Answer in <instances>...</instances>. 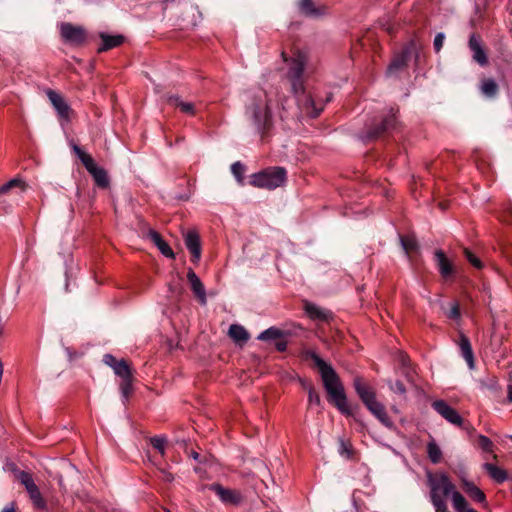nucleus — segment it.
<instances>
[{
  "label": "nucleus",
  "mask_w": 512,
  "mask_h": 512,
  "mask_svg": "<svg viewBox=\"0 0 512 512\" xmlns=\"http://www.w3.org/2000/svg\"><path fill=\"white\" fill-rule=\"evenodd\" d=\"M412 54H415V62L418 63V61H419V53H418V50H417V45H416V43L414 41H410L404 47L402 52L393 59V61L388 66L387 74L388 75H392L395 72L403 69L406 66V64H407V62H408V60H409V58L411 57Z\"/></svg>",
  "instance_id": "8"
},
{
  "label": "nucleus",
  "mask_w": 512,
  "mask_h": 512,
  "mask_svg": "<svg viewBox=\"0 0 512 512\" xmlns=\"http://www.w3.org/2000/svg\"><path fill=\"white\" fill-rule=\"evenodd\" d=\"M16 479L25 487L28 495L39 488L29 472L16 471Z\"/></svg>",
  "instance_id": "27"
},
{
  "label": "nucleus",
  "mask_w": 512,
  "mask_h": 512,
  "mask_svg": "<svg viewBox=\"0 0 512 512\" xmlns=\"http://www.w3.org/2000/svg\"><path fill=\"white\" fill-rule=\"evenodd\" d=\"M231 171L238 181H242L245 172L244 166L240 162H235L231 166Z\"/></svg>",
  "instance_id": "40"
},
{
  "label": "nucleus",
  "mask_w": 512,
  "mask_h": 512,
  "mask_svg": "<svg viewBox=\"0 0 512 512\" xmlns=\"http://www.w3.org/2000/svg\"><path fill=\"white\" fill-rule=\"evenodd\" d=\"M462 485L464 491L471 497L473 500L483 503L486 500L485 494L481 489H479L473 482L463 479Z\"/></svg>",
  "instance_id": "25"
},
{
  "label": "nucleus",
  "mask_w": 512,
  "mask_h": 512,
  "mask_svg": "<svg viewBox=\"0 0 512 512\" xmlns=\"http://www.w3.org/2000/svg\"><path fill=\"white\" fill-rule=\"evenodd\" d=\"M1 512H15L14 504L11 503L9 506L5 507Z\"/></svg>",
  "instance_id": "48"
},
{
  "label": "nucleus",
  "mask_w": 512,
  "mask_h": 512,
  "mask_svg": "<svg viewBox=\"0 0 512 512\" xmlns=\"http://www.w3.org/2000/svg\"><path fill=\"white\" fill-rule=\"evenodd\" d=\"M304 387L308 391V403H309V406L316 405V406L322 408V402H321L320 395L315 390V388L312 385H304Z\"/></svg>",
  "instance_id": "34"
},
{
  "label": "nucleus",
  "mask_w": 512,
  "mask_h": 512,
  "mask_svg": "<svg viewBox=\"0 0 512 512\" xmlns=\"http://www.w3.org/2000/svg\"><path fill=\"white\" fill-rule=\"evenodd\" d=\"M245 116L260 133L271 127L273 117L268 92L259 90L251 97L250 103L246 106Z\"/></svg>",
  "instance_id": "4"
},
{
  "label": "nucleus",
  "mask_w": 512,
  "mask_h": 512,
  "mask_svg": "<svg viewBox=\"0 0 512 512\" xmlns=\"http://www.w3.org/2000/svg\"><path fill=\"white\" fill-rule=\"evenodd\" d=\"M281 336H282L281 330H279L278 328H275V327H270V328L266 329L265 331H263L262 333H260V335L258 336V339L262 340V341H268V340L279 339Z\"/></svg>",
  "instance_id": "33"
},
{
  "label": "nucleus",
  "mask_w": 512,
  "mask_h": 512,
  "mask_svg": "<svg viewBox=\"0 0 512 512\" xmlns=\"http://www.w3.org/2000/svg\"><path fill=\"white\" fill-rule=\"evenodd\" d=\"M447 316L451 319H458L460 317V309L458 303H453L451 308L447 314Z\"/></svg>",
  "instance_id": "44"
},
{
  "label": "nucleus",
  "mask_w": 512,
  "mask_h": 512,
  "mask_svg": "<svg viewBox=\"0 0 512 512\" xmlns=\"http://www.w3.org/2000/svg\"><path fill=\"white\" fill-rule=\"evenodd\" d=\"M228 334L232 340L240 345L246 343L249 339V333L247 330L238 324H232L229 327Z\"/></svg>",
  "instance_id": "23"
},
{
  "label": "nucleus",
  "mask_w": 512,
  "mask_h": 512,
  "mask_svg": "<svg viewBox=\"0 0 512 512\" xmlns=\"http://www.w3.org/2000/svg\"><path fill=\"white\" fill-rule=\"evenodd\" d=\"M484 468L491 476V478H493L498 483H502L507 479L506 472L494 464L485 463Z\"/></svg>",
  "instance_id": "30"
},
{
  "label": "nucleus",
  "mask_w": 512,
  "mask_h": 512,
  "mask_svg": "<svg viewBox=\"0 0 512 512\" xmlns=\"http://www.w3.org/2000/svg\"><path fill=\"white\" fill-rule=\"evenodd\" d=\"M396 125V117L394 113L389 114L382 121L375 125L372 129L368 131V138H375L380 136L383 132L388 131L394 128Z\"/></svg>",
  "instance_id": "18"
},
{
  "label": "nucleus",
  "mask_w": 512,
  "mask_h": 512,
  "mask_svg": "<svg viewBox=\"0 0 512 512\" xmlns=\"http://www.w3.org/2000/svg\"><path fill=\"white\" fill-rule=\"evenodd\" d=\"M185 245L192 255V262L197 263L201 257L200 237L195 231H188L184 237Z\"/></svg>",
  "instance_id": "15"
},
{
  "label": "nucleus",
  "mask_w": 512,
  "mask_h": 512,
  "mask_svg": "<svg viewBox=\"0 0 512 512\" xmlns=\"http://www.w3.org/2000/svg\"><path fill=\"white\" fill-rule=\"evenodd\" d=\"M444 40H445L444 33H438L435 36L433 45H434V49L436 52H439L441 50Z\"/></svg>",
  "instance_id": "42"
},
{
  "label": "nucleus",
  "mask_w": 512,
  "mask_h": 512,
  "mask_svg": "<svg viewBox=\"0 0 512 512\" xmlns=\"http://www.w3.org/2000/svg\"><path fill=\"white\" fill-rule=\"evenodd\" d=\"M441 209H445V206L441 203L440 204Z\"/></svg>",
  "instance_id": "52"
},
{
  "label": "nucleus",
  "mask_w": 512,
  "mask_h": 512,
  "mask_svg": "<svg viewBox=\"0 0 512 512\" xmlns=\"http://www.w3.org/2000/svg\"><path fill=\"white\" fill-rule=\"evenodd\" d=\"M299 9L307 17H319L324 14V9L316 7L312 0H300Z\"/></svg>",
  "instance_id": "24"
},
{
  "label": "nucleus",
  "mask_w": 512,
  "mask_h": 512,
  "mask_svg": "<svg viewBox=\"0 0 512 512\" xmlns=\"http://www.w3.org/2000/svg\"><path fill=\"white\" fill-rule=\"evenodd\" d=\"M209 490L213 491L224 504L238 505L242 501L239 491L225 488L220 484H211Z\"/></svg>",
  "instance_id": "10"
},
{
  "label": "nucleus",
  "mask_w": 512,
  "mask_h": 512,
  "mask_svg": "<svg viewBox=\"0 0 512 512\" xmlns=\"http://www.w3.org/2000/svg\"><path fill=\"white\" fill-rule=\"evenodd\" d=\"M459 348L465 361L467 362L470 369L474 368V354L468 337L464 334L460 335Z\"/></svg>",
  "instance_id": "22"
},
{
  "label": "nucleus",
  "mask_w": 512,
  "mask_h": 512,
  "mask_svg": "<svg viewBox=\"0 0 512 512\" xmlns=\"http://www.w3.org/2000/svg\"><path fill=\"white\" fill-rule=\"evenodd\" d=\"M390 389L393 392L398 393L400 395H404L406 393V388H405L404 384L399 380L396 381L394 384H391Z\"/></svg>",
  "instance_id": "43"
},
{
  "label": "nucleus",
  "mask_w": 512,
  "mask_h": 512,
  "mask_svg": "<svg viewBox=\"0 0 512 512\" xmlns=\"http://www.w3.org/2000/svg\"><path fill=\"white\" fill-rule=\"evenodd\" d=\"M432 408L449 423L456 426H462V417L454 408L448 405L444 400L434 401L432 403Z\"/></svg>",
  "instance_id": "9"
},
{
  "label": "nucleus",
  "mask_w": 512,
  "mask_h": 512,
  "mask_svg": "<svg viewBox=\"0 0 512 512\" xmlns=\"http://www.w3.org/2000/svg\"><path fill=\"white\" fill-rule=\"evenodd\" d=\"M468 46L472 52L473 60L480 66H486L488 64V57L480 36L472 34L469 38Z\"/></svg>",
  "instance_id": "12"
},
{
  "label": "nucleus",
  "mask_w": 512,
  "mask_h": 512,
  "mask_svg": "<svg viewBox=\"0 0 512 512\" xmlns=\"http://www.w3.org/2000/svg\"><path fill=\"white\" fill-rule=\"evenodd\" d=\"M8 467L14 473V476L16 477V471H20V470L13 463L9 464Z\"/></svg>",
  "instance_id": "49"
},
{
  "label": "nucleus",
  "mask_w": 512,
  "mask_h": 512,
  "mask_svg": "<svg viewBox=\"0 0 512 512\" xmlns=\"http://www.w3.org/2000/svg\"><path fill=\"white\" fill-rule=\"evenodd\" d=\"M190 456H191L194 460H196V461H200V459H199L200 455H199V453H197L196 451H192V452L190 453Z\"/></svg>",
  "instance_id": "50"
},
{
  "label": "nucleus",
  "mask_w": 512,
  "mask_h": 512,
  "mask_svg": "<svg viewBox=\"0 0 512 512\" xmlns=\"http://www.w3.org/2000/svg\"><path fill=\"white\" fill-rule=\"evenodd\" d=\"M468 512H477L476 510H469Z\"/></svg>",
  "instance_id": "53"
},
{
  "label": "nucleus",
  "mask_w": 512,
  "mask_h": 512,
  "mask_svg": "<svg viewBox=\"0 0 512 512\" xmlns=\"http://www.w3.org/2000/svg\"><path fill=\"white\" fill-rule=\"evenodd\" d=\"M306 356L310 358L318 368L329 400L341 413L349 416L352 415L343 384L334 368L313 351H308Z\"/></svg>",
  "instance_id": "2"
},
{
  "label": "nucleus",
  "mask_w": 512,
  "mask_h": 512,
  "mask_svg": "<svg viewBox=\"0 0 512 512\" xmlns=\"http://www.w3.org/2000/svg\"><path fill=\"white\" fill-rule=\"evenodd\" d=\"M430 498L436 512H449L444 497L452 495V502L457 512H468L474 510L468 507L466 499L461 493L455 491V485L446 474L429 476Z\"/></svg>",
  "instance_id": "3"
},
{
  "label": "nucleus",
  "mask_w": 512,
  "mask_h": 512,
  "mask_svg": "<svg viewBox=\"0 0 512 512\" xmlns=\"http://www.w3.org/2000/svg\"><path fill=\"white\" fill-rule=\"evenodd\" d=\"M354 388L365 406L376 401L374 390L368 386L361 377H355Z\"/></svg>",
  "instance_id": "14"
},
{
  "label": "nucleus",
  "mask_w": 512,
  "mask_h": 512,
  "mask_svg": "<svg viewBox=\"0 0 512 512\" xmlns=\"http://www.w3.org/2000/svg\"><path fill=\"white\" fill-rule=\"evenodd\" d=\"M480 90L488 98H493L498 93V84L492 78H485L481 81Z\"/></svg>",
  "instance_id": "29"
},
{
  "label": "nucleus",
  "mask_w": 512,
  "mask_h": 512,
  "mask_svg": "<svg viewBox=\"0 0 512 512\" xmlns=\"http://www.w3.org/2000/svg\"><path fill=\"white\" fill-rule=\"evenodd\" d=\"M161 475L162 480L166 482H172L174 480V476L165 470H161Z\"/></svg>",
  "instance_id": "45"
},
{
  "label": "nucleus",
  "mask_w": 512,
  "mask_h": 512,
  "mask_svg": "<svg viewBox=\"0 0 512 512\" xmlns=\"http://www.w3.org/2000/svg\"><path fill=\"white\" fill-rule=\"evenodd\" d=\"M167 102L170 105L178 107L183 113H186L189 115L195 114L194 104L191 102L182 101L181 98L177 95L168 96Z\"/></svg>",
  "instance_id": "28"
},
{
  "label": "nucleus",
  "mask_w": 512,
  "mask_h": 512,
  "mask_svg": "<svg viewBox=\"0 0 512 512\" xmlns=\"http://www.w3.org/2000/svg\"><path fill=\"white\" fill-rule=\"evenodd\" d=\"M150 442H151V445L157 449L161 455H164L165 453V444H166V439L163 438V437H152L150 439Z\"/></svg>",
  "instance_id": "37"
},
{
  "label": "nucleus",
  "mask_w": 512,
  "mask_h": 512,
  "mask_svg": "<svg viewBox=\"0 0 512 512\" xmlns=\"http://www.w3.org/2000/svg\"><path fill=\"white\" fill-rule=\"evenodd\" d=\"M403 249L406 253L417 249V241L413 236H402L400 238Z\"/></svg>",
  "instance_id": "36"
},
{
  "label": "nucleus",
  "mask_w": 512,
  "mask_h": 512,
  "mask_svg": "<svg viewBox=\"0 0 512 512\" xmlns=\"http://www.w3.org/2000/svg\"><path fill=\"white\" fill-rule=\"evenodd\" d=\"M50 102L52 103L53 107L57 111L60 118L68 120L71 112L70 106L67 104V102L64 100V98L55 92L54 90L49 89L46 92Z\"/></svg>",
  "instance_id": "13"
},
{
  "label": "nucleus",
  "mask_w": 512,
  "mask_h": 512,
  "mask_svg": "<svg viewBox=\"0 0 512 512\" xmlns=\"http://www.w3.org/2000/svg\"><path fill=\"white\" fill-rule=\"evenodd\" d=\"M166 512H170L169 510H166Z\"/></svg>",
  "instance_id": "54"
},
{
  "label": "nucleus",
  "mask_w": 512,
  "mask_h": 512,
  "mask_svg": "<svg viewBox=\"0 0 512 512\" xmlns=\"http://www.w3.org/2000/svg\"><path fill=\"white\" fill-rule=\"evenodd\" d=\"M339 453L347 459H351L353 457L352 444L348 440L341 438L339 440Z\"/></svg>",
  "instance_id": "35"
},
{
  "label": "nucleus",
  "mask_w": 512,
  "mask_h": 512,
  "mask_svg": "<svg viewBox=\"0 0 512 512\" xmlns=\"http://www.w3.org/2000/svg\"><path fill=\"white\" fill-rule=\"evenodd\" d=\"M148 237L153 241V243L157 246V248L164 256L172 259L175 258L173 250L168 245V243L162 239L161 235L158 232H156L153 229H149Z\"/></svg>",
  "instance_id": "21"
},
{
  "label": "nucleus",
  "mask_w": 512,
  "mask_h": 512,
  "mask_svg": "<svg viewBox=\"0 0 512 512\" xmlns=\"http://www.w3.org/2000/svg\"><path fill=\"white\" fill-rule=\"evenodd\" d=\"M508 384H512V369L510 370L509 372V376H508Z\"/></svg>",
  "instance_id": "51"
},
{
  "label": "nucleus",
  "mask_w": 512,
  "mask_h": 512,
  "mask_svg": "<svg viewBox=\"0 0 512 512\" xmlns=\"http://www.w3.org/2000/svg\"><path fill=\"white\" fill-rule=\"evenodd\" d=\"M59 31L63 42L73 46L83 45L87 38L84 27L69 22H62L59 25Z\"/></svg>",
  "instance_id": "7"
},
{
  "label": "nucleus",
  "mask_w": 512,
  "mask_h": 512,
  "mask_svg": "<svg viewBox=\"0 0 512 512\" xmlns=\"http://www.w3.org/2000/svg\"><path fill=\"white\" fill-rule=\"evenodd\" d=\"M276 348H277L278 351L283 352V351L286 350L287 344H286L285 341H279V342L276 343Z\"/></svg>",
  "instance_id": "46"
},
{
  "label": "nucleus",
  "mask_w": 512,
  "mask_h": 512,
  "mask_svg": "<svg viewBox=\"0 0 512 512\" xmlns=\"http://www.w3.org/2000/svg\"><path fill=\"white\" fill-rule=\"evenodd\" d=\"M435 257H436L437 265H438L441 275L443 277L450 276L453 273L454 269H453L452 264L446 258L444 252L442 250H437L435 252Z\"/></svg>",
  "instance_id": "26"
},
{
  "label": "nucleus",
  "mask_w": 512,
  "mask_h": 512,
  "mask_svg": "<svg viewBox=\"0 0 512 512\" xmlns=\"http://www.w3.org/2000/svg\"><path fill=\"white\" fill-rule=\"evenodd\" d=\"M478 444H479L480 448L486 452H492V450H493L492 441L484 435L478 436Z\"/></svg>",
  "instance_id": "39"
},
{
  "label": "nucleus",
  "mask_w": 512,
  "mask_h": 512,
  "mask_svg": "<svg viewBox=\"0 0 512 512\" xmlns=\"http://www.w3.org/2000/svg\"><path fill=\"white\" fill-rule=\"evenodd\" d=\"M427 454H428V457H429L430 461L433 464H437V463H439L441 461L442 451H441L440 447L437 445V443L434 440L428 442V444H427Z\"/></svg>",
  "instance_id": "31"
},
{
  "label": "nucleus",
  "mask_w": 512,
  "mask_h": 512,
  "mask_svg": "<svg viewBox=\"0 0 512 512\" xmlns=\"http://www.w3.org/2000/svg\"><path fill=\"white\" fill-rule=\"evenodd\" d=\"M120 390L125 399L129 397L132 391V377L127 379H122L120 384Z\"/></svg>",
  "instance_id": "38"
},
{
  "label": "nucleus",
  "mask_w": 512,
  "mask_h": 512,
  "mask_svg": "<svg viewBox=\"0 0 512 512\" xmlns=\"http://www.w3.org/2000/svg\"><path fill=\"white\" fill-rule=\"evenodd\" d=\"M187 279L191 285V289H192L193 293L198 298L199 302L203 305L206 304L207 299H206V291H205L204 285H203L202 281L200 280V278L196 275V273L192 269H190L188 271Z\"/></svg>",
  "instance_id": "16"
},
{
  "label": "nucleus",
  "mask_w": 512,
  "mask_h": 512,
  "mask_svg": "<svg viewBox=\"0 0 512 512\" xmlns=\"http://www.w3.org/2000/svg\"><path fill=\"white\" fill-rule=\"evenodd\" d=\"M507 400L512 402V383L507 384Z\"/></svg>",
  "instance_id": "47"
},
{
  "label": "nucleus",
  "mask_w": 512,
  "mask_h": 512,
  "mask_svg": "<svg viewBox=\"0 0 512 512\" xmlns=\"http://www.w3.org/2000/svg\"><path fill=\"white\" fill-rule=\"evenodd\" d=\"M511 440H512V436H510Z\"/></svg>",
  "instance_id": "55"
},
{
  "label": "nucleus",
  "mask_w": 512,
  "mask_h": 512,
  "mask_svg": "<svg viewBox=\"0 0 512 512\" xmlns=\"http://www.w3.org/2000/svg\"><path fill=\"white\" fill-rule=\"evenodd\" d=\"M281 58L288 65L287 78L291 83L292 92L297 97L299 106L310 117H317L323 110V104L317 106L311 96L305 95L303 73L308 61L307 52L294 49L291 58H289L286 52L282 51Z\"/></svg>",
  "instance_id": "1"
},
{
  "label": "nucleus",
  "mask_w": 512,
  "mask_h": 512,
  "mask_svg": "<svg viewBox=\"0 0 512 512\" xmlns=\"http://www.w3.org/2000/svg\"><path fill=\"white\" fill-rule=\"evenodd\" d=\"M366 407L384 426L388 428H391L393 426V422L387 415L385 407L382 403L376 400Z\"/></svg>",
  "instance_id": "20"
},
{
  "label": "nucleus",
  "mask_w": 512,
  "mask_h": 512,
  "mask_svg": "<svg viewBox=\"0 0 512 512\" xmlns=\"http://www.w3.org/2000/svg\"><path fill=\"white\" fill-rule=\"evenodd\" d=\"M15 187H19L23 191L26 188V184L19 178L11 179L7 183L0 186V195L7 193L8 191Z\"/></svg>",
  "instance_id": "32"
},
{
  "label": "nucleus",
  "mask_w": 512,
  "mask_h": 512,
  "mask_svg": "<svg viewBox=\"0 0 512 512\" xmlns=\"http://www.w3.org/2000/svg\"><path fill=\"white\" fill-rule=\"evenodd\" d=\"M304 309L307 315L313 320L327 322L332 318L331 311L310 302H305Z\"/></svg>",
  "instance_id": "17"
},
{
  "label": "nucleus",
  "mask_w": 512,
  "mask_h": 512,
  "mask_svg": "<svg viewBox=\"0 0 512 512\" xmlns=\"http://www.w3.org/2000/svg\"><path fill=\"white\" fill-rule=\"evenodd\" d=\"M465 256L467 260L476 268L480 269L482 267L481 261L468 249L464 250Z\"/></svg>",
  "instance_id": "41"
},
{
  "label": "nucleus",
  "mask_w": 512,
  "mask_h": 512,
  "mask_svg": "<svg viewBox=\"0 0 512 512\" xmlns=\"http://www.w3.org/2000/svg\"><path fill=\"white\" fill-rule=\"evenodd\" d=\"M285 181L286 170L282 167H272L253 174L250 184L258 188L272 190L282 186Z\"/></svg>",
  "instance_id": "5"
},
{
  "label": "nucleus",
  "mask_w": 512,
  "mask_h": 512,
  "mask_svg": "<svg viewBox=\"0 0 512 512\" xmlns=\"http://www.w3.org/2000/svg\"><path fill=\"white\" fill-rule=\"evenodd\" d=\"M103 362L107 366L111 367L114 373L121 379H127L132 377V369L126 360H117L113 355L105 354L103 357Z\"/></svg>",
  "instance_id": "11"
},
{
  "label": "nucleus",
  "mask_w": 512,
  "mask_h": 512,
  "mask_svg": "<svg viewBox=\"0 0 512 512\" xmlns=\"http://www.w3.org/2000/svg\"><path fill=\"white\" fill-rule=\"evenodd\" d=\"M73 152L82 162L87 171L93 176L96 184L101 188H106L109 185V178L107 172L96 165L94 159L83 151L77 144H71Z\"/></svg>",
  "instance_id": "6"
},
{
  "label": "nucleus",
  "mask_w": 512,
  "mask_h": 512,
  "mask_svg": "<svg viewBox=\"0 0 512 512\" xmlns=\"http://www.w3.org/2000/svg\"><path fill=\"white\" fill-rule=\"evenodd\" d=\"M99 37L102 40V44L98 48V53H102L118 47L124 42V37L122 35H109L107 33L101 32Z\"/></svg>",
  "instance_id": "19"
}]
</instances>
